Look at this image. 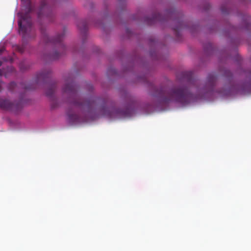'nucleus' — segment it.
Returning a JSON list of instances; mask_svg holds the SVG:
<instances>
[{
  "mask_svg": "<svg viewBox=\"0 0 251 251\" xmlns=\"http://www.w3.org/2000/svg\"><path fill=\"white\" fill-rule=\"evenodd\" d=\"M153 96L164 103L175 101L183 105L195 100L194 96L189 92L187 88L183 87H174L169 89L161 87L156 91Z\"/></svg>",
  "mask_w": 251,
  "mask_h": 251,
  "instance_id": "obj_1",
  "label": "nucleus"
},
{
  "mask_svg": "<svg viewBox=\"0 0 251 251\" xmlns=\"http://www.w3.org/2000/svg\"><path fill=\"white\" fill-rule=\"evenodd\" d=\"M32 10V6L29 3L28 5L27 13L22 14L21 19L18 21L19 33L23 34L24 38L26 37L28 32L30 31L31 29L32 21L29 14Z\"/></svg>",
  "mask_w": 251,
  "mask_h": 251,
  "instance_id": "obj_2",
  "label": "nucleus"
},
{
  "mask_svg": "<svg viewBox=\"0 0 251 251\" xmlns=\"http://www.w3.org/2000/svg\"><path fill=\"white\" fill-rule=\"evenodd\" d=\"M65 81L66 83L62 90L63 94H66L71 97H75L78 88L77 85L71 77L67 78Z\"/></svg>",
  "mask_w": 251,
  "mask_h": 251,
  "instance_id": "obj_3",
  "label": "nucleus"
},
{
  "mask_svg": "<svg viewBox=\"0 0 251 251\" xmlns=\"http://www.w3.org/2000/svg\"><path fill=\"white\" fill-rule=\"evenodd\" d=\"M100 100V99L97 98L91 97L88 100H80L77 101H74V105L80 106L84 109H87L89 111H90Z\"/></svg>",
  "mask_w": 251,
  "mask_h": 251,
  "instance_id": "obj_4",
  "label": "nucleus"
},
{
  "mask_svg": "<svg viewBox=\"0 0 251 251\" xmlns=\"http://www.w3.org/2000/svg\"><path fill=\"white\" fill-rule=\"evenodd\" d=\"M64 36V33H61L57 35L55 37L51 38L48 35H44V41L45 43H51L55 45H58L60 49L64 50L65 49V47L62 43V40Z\"/></svg>",
  "mask_w": 251,
  "mask_h": 251,
  "instance_id": "obj_5",
  "label": "nucleus"
},
{
  "mask_svg": "<svg viewBox=\"0 0 251 251\" xmlns=\"http://www.w3.org/2000/svg\"><path fill=\"white\" fill-rule=\"evenodd\" d=\"M217 78V76L215 73L209 74L207 78V83L205 86L202 90H200V91L202 93H207L212 91Z\"/></svg>",
  "mask_w": 251,
  "mask_h": 251,
  "instance_id": "obj_6",
  "label": "nucleus"
},
{
  "mask_svg": "<svg viewBox=\"0 0 251 251\" xmlns=\"http://www.w3.org/2000/svg\"><path fill=\"white\" fill-rule=\"evenodd\" d=\"M18 107L19 103L16 101H11L6 99L0 98V108L2 109L11 110Z\"/></svg>",
  "mask_w": 251,
  "mask_h": 251,
  "instance_id": "obj_7",
  "label": "nucleus"
},
{
  "mask_svg": "<svg viewBox=\"0 0 251 251\" xmlns=\"http://www.w3.org/2000/svg\"><path fill=\"white\" fill-rule=\"evenodd\" d=\"M181 75L183 80L186 81L189 85H196L199 84V81L194 78L192 72H184Z\"/></svg>",
  "mask_w": 251,
  "mask_h": 251,
  "instance_id": "obj_8",
  "label": "nucleus"
},
{
  "mask_svg": "<svg viewBox=\"0 0 251 251\" xmlns=\"http://www.w3.org/2000/svg\"><path fill=\"white\" fill-rule=\"evenodd\" d=\"M49 10V8L47 3L46 0H42L41 1L40 11L38 14L39 18H42L43 17L49 18L50 16L51 13L50 12L47 13V11Z\"/></svg>",
  "mask_w": 251,
  "mask_h": 251,
  "instance_id": "obj_9",
  "label": "nucleus"
},
{
  "mask_svg": "<svg viewBox=\"0 0 251 251\" xmlns=\"http://www.w3.org/2000/svg\"><path fill=\"white\" fill-rule=\"evenodd\" d=\"M51 71L50 70L43 71L37 75L36 79V83H39L41 81H45L47 78L50 77Z\"/></svg>",
  "mask_w": 251,
  "mask_h": 251,
  "instance_id": "obj_10",
  "label": "nucleus"
},
{
  "mask_svg": "<svg viewBox=\"0 0 251 251\" xmlns=\"http://www.w3.org/2000/svg\"><path fill=\"white\" fill-rule=\"evenodd\" d=\"M56 88L55 83H51L48 86V88L46 91V95L50 99H53V94Z\"/></svg>",
  "mask_w": 251,
  "mask_h": 251,
  "instance_id": "obj_11",
  "label": "nucleus"
},
{
  "mask_svg": "<svg viewBox=\"0 0 251 251\" xmlns=\"http://www.w3.org/2000/svg\"><path fill=\"white\" fill-rule=\"evenodd\" d=\"M77 26L79 30L85 32L88 27V23L86 20H79L77 23Z\"/></svg>",
  "mask_w": 251,
  "mask_h": 251,
  "instance_id": "obj_12",
  "label": "nucleus"
},
{
  "mask_svg": "<svg viewBox=\"0 0 251 251\" xmlns=\"http://www.w3.org/2000/svg\"><path fill=\"white\" fill-rule=\"evenodd\" d=\"M161 15L159 13H154L153 14L151 19L146 18V21L149 25H152L157 21L161 20Z\"/></svg>",
  "mask_w": 251,
  "mask_h": 251,
  "instance_id": "obj_13",
  "label": "nucleus"
},
{
  "mask_svg": "<svg viewBox=\"0 0 251 251\" xmlns=\"http://www.w3.org/2000/svg\"><path fill=\"white\" fill-rule=\"evenodd\" d=\"M69 120L71 122L74 123H77L80 122L79 116L76 114H70L69 116Z\"/></svg>",
  "mask_w": 251,
  "mask_h": 251,
  "instance_id": "obj_14",
  "label": "nucleus"
},
{
  "mask_svg": "<svg viewBox=\"0 0 251 251\" xmlns=\"http://www.w3.org/2000/svg\"><path fill=\"white\" fill-rule=\"evenodd\" d=\"M16 87V83L14 82H11L9 84L8 86V89L9 91L13 92Z\"/></svg>",
  "mask_w": 251,
  "mask_h": 251,
  "instance_id": "obj_15",
  "label": "nucleus"
},
{
  "mask_svg": "<svg viewBox=\"0 0 251 251\" xmlns=\"http://www.w3.org/2000/svg\"><path fill=\"white\" fill-rule=\"evenodd\" d=\"M60 56V54L57 51H55L53 54H52L51 56H50V59H52V60H55V59H58Z\"/></svg>",
  "mask_w": 251,
  "mask_h": 251,
  "instance_id": "obj_16",
  "label": "nucleus"
},
{
  "mask_svg": "<svg viewBox=\"0 0 251 251\" xmlns=\"http://www.w3.org/2000/svg\"><path fill=\"white\" fill-rule=\"evenodd\" d=\"M182 27V24L181 23H179V25L177 27L174 28V30L177 32Z\"/></svg>",
  "mask_w": 251,
  "mask_h": 251,
  "instance_id": "obj_17",
  "label": "nucleus"
},
{
  "mask_svg": "<svg viewBox=\"0 0 251 251\" xmlns=\"http://www.w3.org/2000/svg\"><path fill=\"white\" fill-rule=\"evenodd\" d=\"M7 69L8 71L11 72H13L15 71L14 68L12 66L8 67Z\"/></svg>",
  "mask_w": 251,
  "mask_h": 251,
  "instance_id": "obj_18",
  "label": "nucleus"
},
{
  "mask_svg": "<svg viewBox=\"0 0 251 251\" xmlns=\"http://www.w3.org/2000/svg\"><path fill=\"white\" fill-rule=\"evenodd\" d=\"M20 69L22 71H25V70H26V68H24L23 67V63H20Z\"/></svg>",
  "mask_w": 251,
  "mask_h": 251,
  "instance_id": "obj_19",
  "label": "nucleus"
},
{
  "mask_svg": "<svg viewBox=\"0 0 251 251\" xmlns=\"http://www.w3.org/2000/svg\"><path fill=\"white\" fill-rule=\"evenodd\" d=\"M225 75L227 76H230L231 75V73L230 71L226 70L225 72Z\"/></svg>",
  "mask_w": 251,
  "mask_h": 251,
  "instance_id": "obj_20",
  "label": "nucleus"
},
{
  "mask_svg": "<svg viewBox=\"0 0 251 251\" xmlns=\"http://www.w3.org/2000/svg\"><path fill=\"white\" fill-rule=\"evenodd\" d=\"M3 75V71L1 69H0V76H1Z\"/></svg>",
  "mask_w": 251,
  "mask_h": 251,
  "instance_id": "obj_21",
  "label": "nucleus"
},
{
  "mask_svg": "<svg viewBox=\"0 0 251 251\" xmlns=\"http://www.w3.org/2000/svg\"><path fill=\"white\" fill-rule=\"evenodd\" d=\"M25 88L26 89H33L34 88L30 87H25Z\"/></svg>",
  "mask_w": 251,
  "mask_h": 251,
  "instance_id": "obj_22",
  "label": "nucleus"
},
{
  "mask_svg": "<svg viewBox=\"0 0 251 251\" xmlns=\"http://www.w3.org/2000/svg\"><path fill=\"white\" fill-rule=\"evenodd\" d=\"M221 93L222 94H223L224 95H227V93L226 92H221Z\"/></svg>",
  "mask_w": 251,
  "mask_h": 251,
  "instance_id": "obj_23",
  "label": "nucleus"
},
{
  "mask_svg": "<svg viewBox=\"0 0 251 251\" xmlns=\"http://www.w3.org/2000/svg\"><path fill=\"white\" fill-rule=\"evenodd\" d=\"M2 62L1 60H0V67L2 65Z\"/></svg>",
  "mask_w": 251,
  "mask_h": 251,
  "instance_id": "obj_24",
  "label": "nucleus"
}]
</instances>
